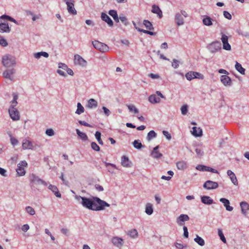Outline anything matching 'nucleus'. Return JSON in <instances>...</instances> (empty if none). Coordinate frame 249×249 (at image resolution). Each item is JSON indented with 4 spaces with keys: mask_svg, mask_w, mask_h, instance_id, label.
Here are the masks:
<instances>
[{
    "mask_svg": "<svg viewBox=\"0 0 249 249\" xmlns=\"http://www.w3.org/2000/svg\"><path fill=\"white\" fill-rule=\"evenodd\" d=\"M75 198L78 201L81 199V204L82 206L89 210L100 211L105 210L106 207L110 206L108 203L97 196L89 198L76 195Z\"/></svg>",
    "mask_w": 249,
    "mask_h": 249,
    "instance_id": "f257e3e1",
    "label": "nucleus"
},
{
    "mask_svg": "<svg viewBox=\"0 0 249 249\" xmlns=\"http://www.w3.org/2000/svg\"><path fill=\"white\" fill-rule=\"evenodd\" d=\"M2 63L4 67L10 68L16 64V58L11 54H5L2 56Z\"/></svg>",
    "mask_w": 249,
    "mask_h": 249,
    "instance_id": "f03ea898",
    "label": "nucleus"
},
{
    "mask_svg": "<svg viewBox=\"0 0 249 249\" xmlns=\"http://www.w3.org/2000/svg\"><path fill=\"white\" fill-rule=\"evenodd\" d=\"M94 48L100 52L104 53L108 51L109 47L107 45L98 40H94L92 42Z\"/></svg>",
    "mask_w": 249,
    "mask_h": 249,
    "instance_id": "7ed1b4c3",
    "label": "nucleus"
},
{
    "mask_svg": "<svg viewBox=\"0 0 249 249\" xmlns=\"http://www.w3.org/2000/svg\"><path fill=\"white\" fill-rule=\"evenodd\" d=\"M207 48L212 53H215L221 50V44L219 41H215L209 44Z\"/></svg>",
    "mask_w": 249,
    "mask_h": 249,
    "instance_id": "20e7f679",
    "label": "nucleus"
},
{
    "mask_svg": "<svg viewBox=\"0 0 249 249\" xmlns=\"http://www.w3.org/2000/svg\"><path fill=\"white\" fill-rule=\"evenodd\" d=\"M67 5V9L69 13L75 15L77 11L74 8L75 0H64Z\"/></svg>",
    "mask_w": 249,
    "mask_h": 249,
    "instance_id": "39448f33",
    "label": "nucleus"
},
{
    "mask_svg": "<svg viewBox=\"0 0 249 249\" xmlns=\"http://www.w3.org/2000/svg\"><path fill=\"white\" fill-rule=\"evenodd\" d=\"M185 77L189 81H191L195 78L199 79H203L204 78V76L200 73L193 71H190L186 73Z\"/></svg>",
    "mask_w": 249,
    "mask_h": 249,
    "instance_id": "423d86ee",
    "label": "nucleus"
},
{
    "mask_svg": "<svg viewBox=\"0 0 249 249\" xmlns=\"http://www.w3.org/2000/svg\"><path fill=\"white\" fill-rule=\"evenodd\" d=\"M27 163L25 160H22L17 165L16 171L18 176H23L25 174V170L23 167H26Z\"/></svg>",
    "mask_w": 249,
    "mask_h": 249,
    "instance_id": "0eeeda50",
    "label": "nucleus"
},
{
    "mask_svg": "<svg viewBox=\"0 0 249 249\" xmlns=\"http://www.w3.org/2000/svg\"><path fill=\"white\" fill-rule=\"evenodd\" d=\"M8 112L11 118L13 121H18L20 119V116L18 109L16 107H10Z\"/></svg>",
    "mask_w": 249,
    "mask_h": 249,
    "instance_id": "6e6552de",
    "label": "nucleus"
},
{
    "mask_svg": "<svg viewBox=\"0 0 249 249\" xmlns=\"http://www.w3.org/2000/svg\"><path fill=\"white\" fill-rule=\"evenodd\" d=\"M220 34L221 35V40L223 44V49L226 51L231 50V46L228 42L229 37L223 33H221Z\"/></svg>",
    "mask_w": 249,
    "mask_h": 249,
    "instance_id": "1a4fd4ad",
    "label": "nucleus"
},
{
    "mask_svg": "<svg viewBox=\"0 0 249 249\" xmlns=\"http://www.w3.org/2000/svg\"><path fill=\"white\" fill-rule=\"evenodd\" d=\"M30 179L31 182L35 184H42L44 186L47 185V183L43 180L41 179L39 177L36 175L32 174L30 177Z\"/></svg>",
    "mask_w": 249,
    "mask_h": 249,
    "instance_id": "9d476101",
    "label": "nucleus"
},
{
    "mask_svg": "<svg viewBox=\"0 0 249 249\" xmlns=\"http://www.w3.org/2000/svg\"><path fill=\"white\" fill-rule=\"evenodd\" d=\"M111 242L114 246L121 249L124 245V242L123 238L118 236L113 237L111 239Z\"/></svg>",
    "mask_w": 249,
    "mask_h": 249,
    "instance_id": "9b49d317",
    "label": "nucleus"
},
{
    "mask_svg": "<svg viewBox=\"0 0 249 249\" xmlns=\"http://www.w3.org/2000/svg\"><path fill=\"white\" fill-rule=\"evenodd\" d=\"M15 72L16 70L14 68H11L4 71L2 73V75L5 78L8 79L11 81H13L14 77L12 76V75Z\"/></svg>",
    "mask_w": 249,
    "mask_h": 249,
    "instance_id": "f8f14e48",
    "label": "nucleus"
},
{
    "mask_svg": "<svg viewBox=\"0 0 249 249\" xmlns=\"http://www.w3.org/2000/svg\"><path fill=\"white\" fill-rule=\"evenodd\" d=\"M218 184L216 182L211 180L206 181L203 184V187L207 190L214 189L218 187Z\"/></svg>",
    "mask_w": 249,
    "mask_h": 249,
    "instance_id": "ddd939ff",
    "label": "nucleus"
},
{
    "mask_svg": "<svg viewBox=\"0 0 249 249\" xmlns=\"http://www.w3.org/2000/svg\"><path fill=\"white\" fill-rule=\"evenodd\" d=\"M189 220V217L187 214H181L176 219V222L177 224L181 226L184 224V222L188 221Z\"/></svg>",
    "mask_w": 249,
    "mask_h": 249,
    "instance_id": "4468645a",
    "label": "nucleus"
},
{
    "mask_svg": "<svg viewBox=\"0 0 249 249\" xmlns=\"http://www.w3.org/2000/svg\"><path fill=\"white\" fill-rule=\"evenodd\" d=\"M74 63L75 64L79 65L82 67H85L87 64V61L78 54L74 55Z\"/></svg>",
    "mask_w": 249,
    "mask_h": 249,
    "instance_id": "2eb2a0df",
    "label": "nucleus"
},
{
    "mask_svg": "<svg viewBox=\"0 0 249 249\" xmlns=\"http://www.w3.org/2000/svg\"><path fill=\"white\" fill-rule=\"evenodd\" d=\"M22 146L23 150L34 149V146L32 142L26 139L22 140Z\"/></svg>",
    "mask_w": 249,
    "mask_h": 249,
    "instance_id": "dca6fc26",
    "label": "nucleus"
},
{
    "mask_svg": "<svg viewBox=\"0 0 249 249\" xmlns=\"http://www.w3.org/2000/svg\"><path fill=\"white\" fill-rule=\"evenodd\" d=\"M11 32V28L7 22H1L0 21V33H9Z\"/></svg>",
    "mask_w": 249,
    "mask_h": 249,
    "instance_id": "f3484780",
    "label": "nucleus"
},
{
    "mask_svg": "<svg viewBox=\"0 0 249 249\" xmlns=\"http://www.w3.org/2000/svg\"><path fill=\"white\" fill-rule=\"evenodd\" d=\"M102 161L105 163L106 167L107 168V171L110 174H115L114 170L119 169L115 164L109 162H107L104 160H102Z\"/></svg>",
    "mask_w": 249,
    "mask_h": 249,
    "instance_id": "a211bd4d",
    "label": "nucleus"
},
{
    "mask_svg": "<svg viewBox=\"0 0 249 249\" xmlns=\"http://www.w3.org/2000/svg\"><path fill=\"white\" fill-rule=\"evenodd\" d=\"M101 19L106 22L109 27L113 25V22L110 17L106 13H102L101 16Z\"/></svg>",
    "mask_w": 249,
    "mask_h": 249,
    "instance_id": "6ab92c4d",
    "label": "nucleus"
},
{
    "mask_svg": "<svg viewBox=\"0 0 249 249\" xmlns=\"http://www.w3.org/2000/svg\"><path fill=\"white\" fill-rule=\"evenodd\" d=\"M220 81L225 86H230L231 85V79L227 75H222L220 77Z\"/></svg>",
    "mask_w": 249,
    "mask_h": 249,
    "instance_id": "aec40b11",
    "label": "nucleus"
},
{
    "mask_svg": "<svg viewBox=\"0 0 249 249\" xmlns=\"http://www.w3.org/2000/svg\"><path fill=\"white\" fill-rule=\"evenodd\" d=\"M121 164L125 167H130L131 166V162L129 160L128 158L126 156H123L121 158Z\"/></svg>",
    "mask_w": 249,
    "mask_h": 249,
    "instance_id": "412c9836",
    "label": "nucleus"
},
{
    "mask_svg": "<svg viewBox=\"0 0 249 249\" xmlns=\"http://www.w3.org/2000/svg\"><path fill=\"white\" fill-rule=\"evenodd\" d=\"M220 201L222 202L224 206L225 207L226 210L228 211H231L233 210V207L230 206V201L225 198H221Z\"/></svg>",
    "mask_w": 249,
    "mask_h": 249,
    "instance_id": "4be33fe9",
    "label": "nucleus"
},
{
    "mask_svg": "<svg viewBox=\"0 0 249 249\" xmlns=\"http://www.w3.org/2000/svg\"><path fill=\"white\" fill-rule=\"evenodd\" d=\"M227 175L230 177L231 181L234 185H238V181L234 173L231 170L227 171Z\"/></svg>",
    "mask_w": 249,
    "mask_h": 249,
    "instance_id": "5701e85b",
    "label": "nucleus"
},
{
    "mask_svg": "<svg viewBox=\"0 0 249 249\" xmlns=\"http://www.w3.org/2000/svg\"><path fill=\"white\" fill-rule=\"evenodd\" d=\"M240 205L241 208L242 213L246 215L247 211L249 210V204L245 201H242L240 202Z\"/></svg>",
    "mask_w": 249,
    "mask_h": 249,
    "instance_id": "b1692460",
    "label": "nucleus"
},
{
    "mask_svg": "<svg viewBox=\"0 0 249 249\" xmlns=\"http://www.w3.org/2000/svg\"><path fill=\"white\" fill-rule=\"evenodd\" d=\"M48 189L51 190L57 197L60 198L61 197V195L59 192L58 189L56 186L50 184L48 186Z\"/></svg>",
    "mask_w": 249,
    "mask_h": 249,
    "instance_id": "393cba45",
    "label": "nucleus"
},
{
    "mask_svg": "<svg viewBox=\"0 0 249 249\" xmlns=\"http://www.w3.org/2000/svg\"><path fill=\"white\" fill-rule=\"evenodd\" d=\"M175 20L178 26H181L184 24V20L181 15L178 13L176 14Z\"/></svg>",
    "mask_w": 249,
    "mask_h": 249,
    "instance_id": "a878e982",
    "label": "nucleus"
},
{
    "mask_svg": "<svg viewBox=\"0 0 249 249\" xmlns=\"http://www.w3.org/2000/svg\"><path fill=\"white\" fill-rule=\"evenodd\" d=\"M202 19L203 24L207 26H210L213 25V19L208 16H204Z\"/></svg>",
    "mask_w": 249,
    "mask_h": 249,
    "instance_id": "bb28decb",
    "label": "nucleus"
},
{
    "mask_svg": "<svg viewBox=\"0 0 249 249\" xmlns=\"http://www.w3.org/2000/svg\"><path fill=\"white\" fill-rule=\"evenodd\" d=\"M152 12L154 14H157L159 18L162 17V13L159 7L156 5L152 6Z\"/></svg>",
    "mask_w": 249,
    "mask_h": 249,
    "instance_id": "cd10ccee",
    "label": "nucleus"
},
{
    "mask_svg": "<svg viewBox=\"0 0 249 249\" xmlns=\"http://www.w3.org/2000/svg\"><path fill=\"white\" fill-rule=\"evenodd\" d=\"M192 134L196 137H200L202 135V130L200 127L194 126L192 128Z\"/></svg>",
    "mask_w": 249,
    "mask_h": 249,
    "instance_id": "c85d7f7f",
    "label": "nucleus"
},
{
    "mask_svg": "<svg viewBox=\"0 0 249 249\" xmlns=\"http://www.w3.org/2000/svg\"><path fill=\"white\" fill-rule=\"evenodd\" d=\"M201 202L207 205H211L213 202V200L210 196H202L201 197Z\"/></svg>",
    "mask_w": 249,
    "mask_h": 249,
    "instance_id": "c756f323",
    "label": "nucleus"
},
{
    "mask_svg": "<svg viewBox=\"0 0 249 249\" xmlns=\"http://www.w3.org/2000/svg\"><path fill=\"white\" fill-rule=\"evenodd\" d=\"M98 106L97 102L94 99H90L88 101L87 107L89 108H96Z\"/></svg>",
    "mask_w": 249,
    "mask_h": 249,
    "instance_id": "7c9ffc66",
    "label": "nucleus"
},
{
    "mask_svg": "<svg viewBox=\"0 0 249 249\" xmlns=\"http://www.w3.org/2000/svg\"><path fill=\"white\" fill-rule=\"evenodd\" d=\"M76 132L78 137L83 141L88 140V137L85 133L81 132L78 129H76Z\"/></svg>",
    "mask_w": 249,
    "mask_h": 249,
    "instance_id": "2f4dec72",
    "label": "nucleus"
},
{
    "mask_svg": "<svg viewBox=\"0 0 249 249\" xmlns=\"http://www.w3.org/2000/svg\"><path fill=\"white\" fill-rule=\"evenodd\" d=\"M145 213L148 215H151L153 213V205L150 203H147L145 205Z\"/></svg>",
    "mask_w": 249,
    "mask_h": 249,
    "instance_id": "473e14b6",
    "label": "nucleus"
},
{
    "mask_svg": "<svg viewBox=\"0 0 249 249\" xmlns=\"http://www.w3.org/2000/svg\"><path fill=\"white\" fill-rule=\"evenodd\" d=\"M149 101L152 104L159 103L160 101V98L157 97L156 95L152 94L149 97Z\"/></svg>",
    "mask_w": 249,
    "mask_h": 249,
    "instance_id": "72a5a7b5",
    "label": "nucleus"
},
{
    "mask_svg": "<svg viewBox=\"0 0 249 249\" xmlns=\"http://www.w3.org/2000/svg\"><path fill=\"white\" fill-rule=\"evenodd\" d=\"M34 56L36 59L40 58L41 56L47 58L49 57V54L45 52H40L34 53Z\"/></svg>",
    "mask_w": 249,
    "mask_h": 249,
    "instance_id": "f704fd0d",
    "label": "nucleus"
},
{
    "mask_svg": "<svg viewBox=\"0 0 249 249\" xmlns=\"http://www.w3.org/2000/svg\"><path fill=\"white\" fill-rule=\"evenodd\" d=\"M157 135V133L154 130H151L148 133L146 139L148 142H150L153 139L155 138Z\"/></svg>",
    "mask_w": 249,
    "mask_h": 249,
    "instance_id": "c9c22d12",
    "label": "nucleus"
},
{
    "mask_svg": "<svg viewBox=\"0 0 249 249\" xmlns=\"http://www.w3.org/2000/svg\"><path fill=\"white\" fill-rule=\"evenodd\" d=\"M236 70L241 74H245V69L242 67V65L237 62H236L235 65Z\"/></svg>",
    "mask_w": 249,
    "mask_h": 249,
    "instance_id": "e433bc0d",
    "label": "nucleus"
},
{
    "mask_svg": "<svg viewBox=\"0 0 249 249\" xmlns=\"http://www.w3.org/2000/svg\"><path fill=\"white\" fill-rule=\"evenodd\" d=\"M178 170H183L187 168V164L184 161H178L176 164Z\"/></svg>",
    "mask_w": 249,
    "mask_h": 249,
    "instance_id": "4c0bfd02",
    "label": "nucleus"
},
{
    "mask_svg": "<svg viewBox=\"0 0 249 249\" xmlns=\"http://www.w3.org/2000/svg\"><path fill=\"white\" fill-rule=\"evenodd\" d=\"M143 24L144 25L145 27L149 30H153L154 27L152 23L148 20H144L143 21Z\"/></svg>",
    "mask_w": 249,
    "mask_h": 249,
    "instance_id": "58836bf2",
    "label": "nucleus"
},
{
    "mask_svg": "<svg viewBox=\"0 0 249 249\" xmlns=\"http://www.w3.org/2000/svg\"><path fill=\"white\" fill-rule=\"evenodd\" d=\"M13 99L12 101H11V105L10 106V107H15L18 104L17 100L18 98V95L16 93H13Z\"/></svg>",
    "mask_w": 249,
    "mask_h": 249,
    "instance_id": "ea45409f",
    "label": "nucleus"
},
{
    "mask_svg": "<svg viewBox=\"0 0 249 249\" xmlns=\"http://www.w3.org/2000/svg\"><path fill=\"white\" fill-rule=\"evenodd\" d=\"M194 241L201 246H203L205 245V241L204 239L198 235H196V238L194 239Z\"/></svg>",
    "mask_w": 249,
    "mask_h": 249,
    "instance_id": "a19ab883",
    "label": "nucleus"
},
{
    "mask_svg": "<svg viewBox=\"0 0 249 249\" xmlns=\"http://www.w3.org/2000/svg\"><path fill=\"white\" fill-rule=\"evenodd\" d=\"M77 108L75 111L76 114L80 115L84 112L85 109L80 103H77Z\"/></svg>",
    "mask_w": 249,
    "mask_h": 249,
    "instance_id": "79ce46f5",
    "label": "nucleus"
},
{
    "mask_svg": "<svg viewBox=\"0 0 249 249\" xmlns=\"http://www.w3.org/2000/svg\"><path fill=\"white\" fill-rule=\"evenodd\" d=\"M8 135L10 138V142L11 144L13 146H15L16 145H17L19 142L18 141L17 139L13 137L12 135L10 133H8Z\"/></svg>",
    "mask_w": 249,
    "mask_h": 249,
    "instance_id": "37998d69",
    "label": "nucleus"
},
{
    "mask_svg": "<svg viewBox=\"0 0 249 249\" xmlns=\"http://www.w3.org/2000/svg\"><path fill=\"white\" fill-rule=\"evenodd\" d=\"M127 234L133 238H136L138 235V233L136 229H132L128 232Z\"/></svg>",
    "mask_w": 249,
    "mask_h": 249,
    "instance_id": "c03bdc74",
    "label": "nucleus"
},
{
    "mask_svg": "<svg viewBox=\"0 0 249 249\" xmlns=\"http://www.w3.org/2000/svg\"><path fill=\"white\" fill-rule=\"evenodd\" d=\"M133 145L134 147L137 149H141L142 147H143L139 140H135L133 142Z\"/></svg>",
    "mask_w": 249,
    "mask_h": 249,
    "instance_id": "a18cd8bd",
    "label": "nucleus"
},
{
    "mask_svg": "<svg viewBox=\"0 0 249 249\" xmlns=\"http://www.w3.org/2000/svg\"><path fill=\"white\" fill-rule=\"evenodd\" d=\"M151 156L156 159H160L162 156V154L160 153L159 151H152L151 153Z\"/></svg>",
    "mask_w": 249,
    "mask_h": 249,
    "instance_id": "49530a36",
    "label": "nucleus"
},
{
    "mask_svg": "<svg viewBox=\"0 0 249 249\" xmlns=\"http://www.w3.org/2000/svg\"><path fill=\"white\" fill-rule=\"evenodd\" d=\"M25 211L26 212L29 213L31 215H34L35 214L36 212L34 210L32 207L31 206H27L25 207Z\"/></svg>",
    "mask_w": 249,
    "mask_h": 249,
    "instance_id": "de8ad7c7",
    "label": "nucleus"
},
{
    "mask_svg": "<svg viewBox=\"0 0 249 249\" xmlns=\"http://www.w3.org/2000/svg\"><path fill=\"white\" fill-rule=\"evenodd\" d=\"M129 110L131 112L133 111L135 114L139 113V110L133 105H126Z\"/></svg>",
    "mask_w": 249,
    "mask_h": 249,
    "instance_id": "09e8293b",
    "label": "nucleus"
},
{
    "mask_svg": "<svg viewBox=\"0 0 249 249\" xmlns=\"http://www.w3.org/2000/svg\"><path fill=\"white\" fill-rule=\"evenodd\" d=\"M218 234L220 237V239L221 240V241L224 243H226V239L224 235V234L223 233V231L221 229H218Z\"/></svg>",
    "mask_w": 249,
    "mask_h": 249,
    "instance_id": "8fccbe9b",
    "label": "nucleus"
},
{
    "mask_svg": "<svg viewBox=\"0 0 249 249\" xmlns=\"http://www.w3.org/2000/svg\"><path fill=\"white\" fill-rule=\"evenodd\" d=\"M101 133L99 131H96V133L95 134V137L96 139H97L98 143L100 144L103 145V142L101 140Z\"/></svg>",
    "mask_w": 249,
    "mask_h": 249,
    "instance_id": "3c124183",
    "label": "nucleus"
},
{
    "mask_svg": "<svg viewBox=\"0 0 249 249\" xmlns=\"http://www.w3.org/2000/svg\"><path fill=\"white\" fill-rule=\"evenodd\" d=\"M120 20L125 26H127L129 23L126 17L123 15H120Z\"/></svg>",
    "mask_w": 249,
    "mask_h": 249,
    "instance_id": "603ef678",
    "label": "nucleus"
},
{
    "mask_svg": "<svg viewBox=\"0 0 249 249\" xmlns=\"http://www.w3.org/2000/svg\"><path fill=\"white\" fill-rule=\"evenodd\" d=\"M91 148L96 151H99L100 150V147L97 145V144L95 142H92L91 143Z\"/></svg>",
    "mask_w": 249,
    "mask_h": 249,
    "instance_id": "864d4df0",
    "label": "nucleus"
},
{
    "mask_svg": "<svg viewBox=\"0 0 249 249\" xmlns=\"http://www.w3.org/2000/svg\"><path fill=\"white\" fill-rule=\"evenodd\" d=\"M0 44L3 47H6L8 45V43L6 40L0 36Z\"/></svg>",
    "mask_w": 249,
    "mask_h": 249,
    "instance_id": "5fc2aeb1",
    "label": "nucleus"
},
{
    "mask_svg": "<svg viewBox=\"0 0 249 249\" xmlns=\"http://www.w3.org/2000/svg\"><path fill=\"white\" fill-rule=\"evenodd\" d=\"M108 14L111 16L113 19L118 16L117 11L115 10H109L108 12Z\"/></svg>",
    "mask_w": 249,
    "mask_h": 249,
    "instance_id": "6e6d98bb",
    "label": "nucleus"
},
{
    "mask_svg": "<svg viewBox=\"0 0 249 249\" xmlns=\"http://www.w3.org/2000/svg\"><path fill=\"white\" fill-rule=\"evenodd\" d=\"M180 109L182 114L184 115H186L188 111V106L187 105H184L182 106Z\"/></svg>",
    "mask_w": 249,
    "mask_h": 249,
    "instance_id": "4d7b16f0",
    "label": "nucleus"
},
{
    "mask_svg": "<svg viewBox=\"0 0 249 249\" xmlns=\"http://www.w3.org/2000/svg\"><path fill=\"white\" fill-rule=\"evenodd\" d=\"M179 61L176 59H173L172 66L174 69H177L179 67Z\"/></svg>",
    "mask_w": 249,
    "mask_h": 249,
    "instance_id": "13d9d810",
    "label": "nucleus"
},
{
    "mask_svg": "<svg viewBox=\"0 0 249 249\" xmlns=\"http://www.w3.org/2000/svg\"><path fill=\"white\" fill-rule=\"evenodd\" d=\"M45 133L47 135L49 136H53L54 135V132L52 128L47 129L46 130Z\"/></svg>",
    "mask_w": 249,
    "mask_h": 249,
    "instance_id": "bf43d9fd",
    "label": "nucleus"
},
{
    "mask_svg": "<svg viewBox=\"0 0 249 249\" xmlns=\"http://www.w3.org/2000/svg\"><path fill=\"white\" fill-rule=\"evenodd\" d=\"M162 134L168 140H170L171 139V135L168 131L163 130L162 131Z\"/></svg>",
    "mask_w": 249,
    "mask_h": 249,
    "instance_id": "052dcab7",
    "label": "nucleus"
},
{
    "mask_svg": "<svg viewBox=\"0 0 249 249\" xmlns=\"http://www.w3.org/2000/svg\"><path fill=\"white\" fill-rule=\"evenodd\" d=\"M206 168H207L206 166L203 165H198L196 167V169H197V170H199V171H206Z\"/></svg>",
    "mask_w": 249,
    "mask_h": 249,
    "instance_id": "680f3d73",
    "label": "nucleus"
},
{
    "mask_svg": "<svg viewBox=\"0 0 249 249\" xmlns=\"http://www.w3.org/2000/svg\"><path fill=\"white\" fill-rule=\"evenodd\" d=\"M223 15L224 17L228 19H231L232 18L231 14L228 11H224L223 12Z\"/></svg>",
    "mask_w": 249,
    "mask_h": 249,
    "instance_id": "e2e57ef3",
    "label": "nucleus"
},
{
    "mask_svg": "<svg viewBox=\"0 0 249 249\" xmlns=\"http://www.w3.org/2000/svg\"><path fill=\"white\" fill-rule=\"evenodd\" d=\"M58 68L60 69H62L64 71H66L68 67L66 64L60 62L58 63Z\"/></svg>",
    "mask_w": 249,
    "mask_h": 249,
    "instance_id": "0e129e2a",
    "label": "nucleus"
},
{
    "mask_svg": "<svg viewBox=\"0 0 249 249\" xmlns=\"http://www.w3.org/2000/svg\"><path fill=\"white\" fill-rule=\"evenodd\" d=\"M102 109L103 110L104 114L106 116H109V115L110 114V111L107 108L105 107H103Z\"/></svg>",
    "mask_w": 249,
    "mask_h": 249,
    "instance_id": "69168bd1",
    "label": "nucleus"
},
{
    "mask_svg": "<svg viewBox=\"0 0 249 249\" xmlns=\"http://www.w3.org/2000/svg\"><path fill=\"white\" fill-rule=\"evenodd\" d=\"M183 231H184V232H183L184 237L185 238H188L189 236V233H188V229H187V227L183 226Z\"/></svg>",
    "mask_w": 249,
    "mask_h": 249,
    "instance_id": "338daca9",
    "label": "nucleus"
},
{
    "mask_svg": "<svg viewBox=\"0 0 249 249\" xmlns=\"http://www.w3.org/2000/svg\"><path fill=\"white\" fill-rule=\"evenodd\" d=\"M195 151H196V154L199 157L202 156L203 155V152L199 148H196Z\"/></svg>",
    "mask_w": 249,
    "mask_h": 249,
    "instance_id": "774afa93",
    "label": "nucleus"
}]
</instances>
